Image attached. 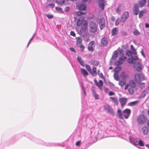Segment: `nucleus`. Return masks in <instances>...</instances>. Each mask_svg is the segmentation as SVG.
I'll return each instance as SVG.
<instances>
[{
  "label": "nucleus",
  "instance_id": "nucleus-1",
  "mask_svg": "<svg viewBox=\"0 0 149 149\" xmlns=\"http://www.w3.org/2000/svg\"><path fill=\"white\" fill-rule=\"evenodd\" d=\"M136 81L134 79L130 80L128 84H127L125 85L124 89L125 90H127L129 86L130 88L128 89V92L130 94H133L134 91L133 88L136 87Z\"/></svg>",
  "mask_w": 149,
  "mask_h": 149
},
{
  "label": "nucleus",
  "instance_id": "nucleus-2",
  "mask_svg": "<svg viewBox=\"0 0 149 149\" xmlns=\"http://www.w3.org/2000/svg\"><path fill=\"white\" fill-rule=\"evenodd\" d=\"M135 81L138 84H140L142 80H146V78L141 73H136L134 75Z\"/></svg>",
  "mask_w": 149,
  "mask_h": 149
},
{
  "label": "nucleus",
  "instance_id": "nucleus-3",
  "mask_svg": "<svg viewBox=\"0 0 149 149\" xmlns=\"http://www.w3.org/2000/svg\"><path fill=\"white\" fill-rule=\"evenodd\" d=\"M90 29L91 31L93 33L95 32L97 30V26L96 23L93 22H91L90 24Z\"/></svg>",
  "mask_w": 149,
  "mask_h": 149
},
{
  "label": "nucleus",
  "instance_id": "nucleus-4",
  "mask_svg": "<svg viewBox=\"0 0 149 149\" xmlns=\"http://www.w3.org/2000/svg\"><path fill=\"white\" fill-rule=\"evenodd\" d=\"M147 119V118L144 115H141L138 116L137 120L140 124H143L146 122Z\"/></svg>",
  "mask_w": 149,
  "mask_h": 149
},
{
  "label": "nucleus",
  "instance_id": "nucleus-5",
  "mask_svg": "<svg viewBox=\"0 0 149 149\" xmlns=\"http://www.w3.org/2000/svg\"><path fill=\"white\" fill-rule=\"evenodd\" d=\"M88 29V24L87 21L84 23L83 25L81 26V29L80 30V34H82L86 31Z\"/></svg>",
  "mask_w": 149,
  "mask_h": 149
},
{
  "label": "nucleus",
  "instance_id": "nucleus-6",
  "mask_svg": "<svg viewBox=\"0 0 149 149\" xmlns=\"http://www.w3.org/2000/svg\"><path fill=\"white\" fill-rule=\"evenodd\" d=\"M99 24L100 25V29L102 30L105 26V19L104 17L100 18L99 20Z\"/></svg>",
  "mask_w": 149,
  "mask_h": 149
},
{
  "label": "nucleus",
  "instance_id": "nucleus-7",
  "mask_svg": "<svg viewBox=\"0 0 149 149\" xmlns=\"http://www.w3.org/2000/svg\"><path fill=\"white\" fill-rule=\"evenodd\" d=\"M86 20H84V18L83 16L80 17L77 21L76 23L77 26L79 27L85 22Z\"/></svg>",
  "mask_w": 149,
  "mask_h": 149
},
{
  "label": "nucleus",
  "instance_id": "nucleus-8",
  "mask_svg": "<svg viewBox=\"0 0 149 149\" xmlns=\"http://www.w3.org/2000/svg\"><path fill=\"white\" fill-rule=\"evenodd\" d=\"M127 59L126 57L125 56H122L120 57L119 60L117 61L115 63V64L117 65L122 64Z\"/></svg>",
  "mask_w": 149,
  "mask_h": 149
},
{
  "label": "nucleus",
  "instance_id": "nucleus-9",
  "mask_svg": "<svg viewBox=\"0 0 149 149\" xmlns=\"http://www.w3.org/2000/svg\"><path fill=\"white\" fill-rule=\"evenodd\" d=\"M104 110L107 111L109 113L114 115V111L111 107L108 105L107 104L104 106Z\"/></svg>",
  "mask_w": 149,
  "mask_h": 149
},
{
  "label": "nucleus",
  "instance_id": "nucleus-10",
  "mask_svg": "<svg viewBox=\"0 0 149 149\" xmlns=\"http://www.w3.org/2000/svg\"><path fill=\"white\" fill-rule=\"evenodd\" d=\"M134 67L136 70L138 72L141 71L143 68L141 64L138 62H136L134 63Z\"/></svg>",
  "mask_w": 149,
  "mask_h": 149
},
{
  "label": "nucleus",
  "instance_id": "nucleus-11",
  "mask_svg": "<svg viewBox=\"0 0 149 149\" xmlns=\"http://www.w3.org/2000/svg\"><path fill=\"white\" fill-rule=\"evenodd\" d=\"M131 112V110L128 109H126L123 111V113L125 118H128L130 115Z\"/></svg>",
  "mask_w": 149,
  "mask_h": 149
},
{
  "label": "nucleus",
  "instance_id": "nucleus-12",
  "mask_svg": "<svg viewBox=\"0 0 149 149\" xmlns=\"http://www.w3.org/2000/svg\"><path fill=\"white\" fill-rule=\"evenodd\" d=\"M129 16V13L128 12H126L124 13L121 17V21L122 22H124L126 21Z\"/></svg>",
  "mask_w": 149,
  "mask_h": 149
},
{
  "label": "nucleus",
  "instance_id": "nucleus-13",
  "mask_svg": "<svg viewBox=\"0 0 149 149\" xmlns=\"http://www.w3.org/2000/svg\"><path fill=\"white\" fill-rule=\"evenodd\" d=\"M108 40L106 38L104 37L101 40V46L104 47L107 46L108 44Z\"/></svg>",
  "mask_w": 149,
  "mask_h": 149
},
{
  "label": "nucleus",
  "instance_id": "nucleus-14",
  "mask_svg": "<svg viewBox=\"0 0 149 149\" xmlns=\"http://www.w3.org/2000/svg\"><path fill=\"white\" fill-rule=\"evenodd\" d=\"M94 82L96 85L101 90H102V86L103 83L102 80H100L98 83L96 80H94Z\"/></svg>",
  "mask_w": 149,
  "mask_h": 149
},
{
  "label": "nucleus",
  "instance_id": "nucleus-15",
  "mask_svg": "<svg viewBox=\"0 0 149 149\" xmlns=\"http://www.w3.org/2000/svg\"><path fill=\"white\" fill-rule=\"evenodd\" d=\"M127 99L126 98H121L119 99L120 102L122 107L125 106L127 102Z\"/></svg>",
  "mask_w": 149,
  "mask_h": 149
},
{
  "label": "nucleus",
  "instance_id": "nucleus-16",
  "mask_svg": "<svg viewBox=\"0 0 149 149\" xmlns=\"http://www.w3.org/2000/svg\"><path fill=\"white\" fill-rule=\"evenodd\" d=\"M94 43L95 42L94 41H92L90 42L88 46V49L89 51L92 52L94 51L93 45Z\"/></svg>",
  "mask_w": 149,
  "mask_h": 149
},
{
  "label": "nucleus",
  "instance_id": "nucleus-17",
  "mask_svg": "<svg viewBox=\"0 0 149 149\" xmlns=\"http://www.w3.org/2000/svg\"><path fill=\"white\" fill-rule=\"evenodd\" d=\"M134 14V15H137L139 13V6L137 4H134L133 8Z\"/></svg>",
  "mask_w": 149,
  "mask_h": 149
},
{
  "label": "nucleus",
  "instance_id": "nucleus-18",
  "mask_svg": "<svg viewBox=\"0 0 149 149\" xmlns=\"http://www.w3.org/2000/svg\"><path fill=\"white\" fill-rule=\"evenodd\" d=\"M86 6L85 4H80L78 6L79 9L81 10H86Z\"/></svg>",
  "mask_w": 149,
  "mask_h": 149
},
{
  "label": "nucleus",
  "instance_id": "nucleus-19",
  "mask_svg": "<svg viewBox=\"0 0 149 149\" xmlns=\"http://www.w3.org/2000/svg\"><path fill=\"white\" fill-rule=\"evenodd\" d=\"M90 73L92 75L96 76L97 74L96 68L95 67H93L92 68V70H91Z\"/></svg>",
  "mask_w": 149,
  "mask_h": 149
},
{
  "label": "nucleus",
  "instance_id": "nucleus-20",
  "mask_svg": "<svg viewBox=\"0 0 149 149\" xmlns=\"http://www.w3.org/2000/svg\"><path fill=\"white\" fill-rule=\"evenodd\" d=\"M147 0H140L139 3L140 7H143L146 4Z\"/></svg>",
  "mask_w": 149,
  "mask_h": 149
},
{
  "label": "nucleus",
  "instance_id": "nucleus-21",
  "mask_svg": "<svg viewBox=\"0 0 149 149\" xmlns=\"http://www.w3.org/2000/svg\"><path fill=\"white\" fill-rule=\"evenodd\" d=\"M142 132L144 134H147L149 132V129L146 127L144 126L142 129Z\"/></svg>",
  "mask_w": 149,
  "mask_h": 149
},
{
  "label": "nucleus",
  "instance_id": "nucleus-22",
  "mask_svg": "<svg viewBox=\"0 0 149 149\" xmlns=\"http://www.w3.org/2000/svg\"><path fill=\"white\" fill-rule=\"evenodd\" d=\"M148 11L146 9H144L143 10L140 11L139 14V18H141L143 16V14L146 13Z\"/></svg>",
  "mask_w": 149,
  "mask_h": 149
},
{
  "label": "nucleus",
  "instance_id": "nucleus-23",
  "mask_svg": "<svg viewBox=\"0 0 149 149\" xmlns=\"http://www.w3.org/2000/svg\"><path fill=\"white\" fill-rule=\"evenodd\" d=\"M112 101L117 106L118 104V100L117 98L115 97H111L110 98Z\"/></svg>",
  "mask_w": 149,
  "mask_h": 149
},
{
  "label": "nucleus",
  "instance_id": "nucleus-24",
  "mask_svg": "<svg viewBox=\"0 0 149 149\" xmlns=\"http://www.w3.org/2000/svg\"><path fill=\"white\" fill-rule=\"evenodd\" d=\"M90 63L91 64L95 66H97L99 64V62L94 59L91 60Z\"/></svg>",
  "mask_w": 149,
  "mask_h": 149
},
{
  "label": "nucleus",
  "instance_id": "nucleus-25",
  "mask_svg": "<svg viewBox=\"0 0 149 149\" xmlns=\"http://www.w3.org/2000/svg\"><path fill=\"white\" fill-rule=\"evenodd\" d=\"M81 74L84 76L86 77L88 75V72L85 69L81 68Z\"/></svg>",
  "mask_w": 149,
  "mask_h": 149
},
{
  "label": "nucleus",
  "instance_id": "nucleus-26",
  "mask_svg": "<svg viewBox=\"0 0 149 149\" xmlns=\"http://www.w3.org/2000/svg\"><path fill=\"white\" fill-rule=\"evenodd\" d=\"M118 30L117 28H115L113 29L111 31V35L112 36H114L117 34Z\"/></svg>",
  "mask_w": 149,
  "mask_h": 149
},
{
  "label": "nucleus",
  "instance_id": "nucleus-27",
  "mask_svg": "<svg viewBox=\"0 0 149 149\" xmlns=\"http://www.w3.org/2000/svg\"><path fill=\"white\" fill-rule=\"evenodd\" d=\"M118 116V118L121 119H123V118L122 116V111L120 109H118L117 111Z\"/></svg>",
  "mask_w": 149,
  "mask_h": 149
},
{
  "label": "nucleus",
  "instance_id": "nucleus-28",
  "mask_svg": "<svg viewBox=\"0 0 149 149\" xmlns=\"http://www.w3.org/2000/svg\"><path fill=\"white\" fill-rule=\"evenodd\" d=\"M118 52L117 50L114 51L113 53V55L112 57V58L113 60H115L118 56Z\"/></svg>",
  "mask_w": 149,
  "mask_h": 149
},
{
  "label": "nucleus",
  "instance_id": "nucleus-29",
  "mask_svg": "<svg viewBox=\"0 0 149 149\" xmlns=\"http://www.w3.org/2000/svg\"><path fill=\"white\" fill-rule=\"evenodd\" d=\"M77 46H79V45H81L82 43V39L81 37H79L77 38Z\"/></svg>",
  "mask_w": 149,
  "mask_h": 149
},
{
  "label": "nucleus",
  "instance_id": "nucleus-30",
  "mask_svg": "<svg viewBox=\"0 0 149 149\" xmlns=\"http://www.w3.org/2000/svg\"><path fill=\"white\" fill-rule=\"evenodd\" d=\"M102 0H100L99 1V6L100 8L102 9L103 10L104 9V3L102 2Z\"/></svg>",
  "mask_w": 149,
  "mask_h": 149
},
{
  "label": "nucleus",
  "instance_id": "nucleus-31",
  "mask_svg": "<svg viewBox=\"0 0 149 149\" xmlns=\"http://www.w3.org/2000/svg\"><path fill=\"white\" fill-rule=\"evenodd\" d=\"M138 102L139 101H136L132 102H131L128 104V105L130 106L134 105L137 104Z\"/></svg>",
  "mask_w": 149,
  "mask_h": 149
},
{
  "label": "nucleus",
  "instance_id": "nucleus-32",
  "mask_svg": "<svg viewBox=\"0 0 149 149\" xmlns=\"http://www.w3.org/2000/svg\"><path fill=\"white\" fill-rule=\"evenodd\" d=\"M86 13V12H83L81 11H77L76 13V15L77 16H79L82 15Z\"/></svg>",
  "mask_w": 149,
  "mask_h": 149
},
{
  "label": "nucleus",
  "instance_id": "nucleus-33",
  "mask_svg": "<svg viewBox=\"0 0 149 149\" xmlns=\"http://www.w3.org/2000/svg\"><path fill=\"white\" fill-rule=\"evenodd\" d=\"M126 81L125 80H120L118 83L119 85L121 86L122 87L125 84Z\"/></svg>",
  "mask_w": 149,
  "mask_h": 149
},
{
  "label": "nucleus",
  "instance_id": "nucleus-34",
  "mask_svg": "<svg viewBox=\"0 0 149 149\" xmlns=\"http://www.w3.org/2000/svg\"><path fill=\"white\" fill-rule=\"evenodd\" d=\"M133 33L135 36H138L140 34V32L137 29L134 30Z\"/></svg>",
  "mask_w": 149,
  "mask_h": 149
},
{
  "label": "nucleus",
  "instance_id": "nucleus-35",
  "mask_svg": "<svg viewBox=\"0 0 149 149\" xmlns=\"http://www.w3.org/2000/svg\"><path fill=\"white\" fill-rule=\"evenodd\" d=\"M120 76L122 78L124 79L128 77V76L126 75L125 72H123L121 73Z\"/></svg>",
  "mask_w": 149,
  "mask_h": 149
},
{
  "label": "nucleus",
  "instance_id": "nucleus-36",
  "mask_svg": "<svg viewBox=\"0 0 149 149\" xmlns=\"http://www.w3.org/2000/svg\"><path fill=\"white\" fill-rule=\"evenodd\" d=\"M121 69V67L120 66H118L116 67L114 69V71L116 73L118 72Z\"/></svg>",
  "mask_w": 149,
  "mask_h": 149
},
{
  "label": "nucleus",
  "instance_id": "nucleus-37",
  "mask_svg": "<svg viewBox=\"0 0 149 149\" xmlns=\"http://www.w3.org/2000/svg\"><path fill=\"white\" fill-rule=\"evenodd\" d=\"M120 22H122L121 21V18L120 19L119 18H118L116 20V22H115V25L116 26L118 25L120 23Z\"/></svg>",
  "mask_w": 149,
  "mask_h": 149
},
{
  "label": "nucleus",
  "instance_id": "nucleus-38",
  "mask_svg": "<svg viewBox=\"0 0 149 149\" xmlns=\"http://www.w3.org/2000/svg\"><path fill=\"white\" fill-rule=\"evenodd\" d=\"M116 81H118L119 79L118 74L117 73H115L113 75Z\"/></svg>",
  "mask_w": 149,
  "mask_h": 149
},
{
  "label": "nucleus",
  "instance_id": "nucleus-39",
  "mask_svg": "<svg viewBox=\"0 0 149 149\" xmlns=\"http://www.w3.org/2000/svg\"><path fill=\"white\" fill-rule=\"evenodd\" d=\"M77 60L81 65L83 66L84 65V63L81 60V58H79V56H78L77 58Z\"/></svg>",
  "mask_w": 149,
  "mask_h": 149
},
{
  "label": "nucleus",
  "instance_id": "nucleus-40",
  "mask_svg": "<svg viewBox=\"0 0 149 149\" xmlns=\"http://www.w3.org/2000/svg\"><path fill=\"white\" fill-rule=\"evenodd\" d=\"M56 3L58 4H62L65 3V0H56Z\"/></svg>",
  "mask_w": 149,
  "mask_h": 149
},
{
  "label": "nucleus",
  "instance_id": "nucleus-41",
  "mask_svg": "<svg viewBox=\"0 0 149 149\" xmlns=\"http://www.w3.org/2000/svg\"><path fill=\"white\" fill-rule=\"evenodd\" d=\"M85 66L87 70L90 73V72L91 71V68L90 66L86 64V65Z\"/></svg>",
  "mask_w": 149,
  "mask_h": 149
},
{
  "label": "nucleus",
  "instance_id": "nucleus-42",
  "mask_svg": "<svg viewBox=\"0 0 149 149\" xmlns=\"http://www.w3.org/2000/svg\"><path fill=\"white\" fill-rule=\"evenodd\" d=\"M56 10L62 13H63V11L62 8L59 7H56Z\"/></svg>",
  "mask_w": 149,
  "mask_h": 149
},
{
  "label": "nucleus",
  "instance_id": "nucleus-43",
  "mask_svg": "<svg viewBox=\"0 0 149 149\" xmlns=\"http://www.w3.org/2000/svg\"><path fill=\"white\" fill-rule=\"evenodd\" d=\"M128 62L130 63H133L134 61L132 58H129L127 60Z\"/></svg>",
  "mask_w": 149,
  "mask_h": 149
},
{
  "label": "nucleus",
  "instance_id": "nucleus-44",
  "mask_svg": "<svg viewBox=\"0 0 149 149\" xmlns=\"http://www.w3.org/2000/svg\"><path fill=\"white\" fill-rule=\"evenodd\" d=\"M46 16L49 19H52L53 17V15H52L46 14Z\"/></svg>",
  "mask_w": 149,
  "mask_h": 149
},
{
  "label": "nucleus",
  "instance_id": "nucleus-45",
  "mask_svg": "<svg viewBox=\"0 0 149 149\" xmlns=\"http://www.w3.org/2000/svg\"><path fill=\"white\" fill-rule=\"evenodd\" d=\"M145 83H140V87L141 89L144 88Z\"/></svg>",
  "mask_w": 149,
  "mask_h": 149
},
{
  "label": "nucleus",
  "instance_id": "nucleus-46",
  "mask_svg": "<svg viewBox=\"0 0 149 149\" xmlns=\"http://www.w3.org/2000/svg\"><path fill=\"white\" fill-rule=\"evenodd\" d=\"M139 145L141 146H144V145L143 141L139 140Z\"/></svg>",
  "mask_w": 149,
  "mask_h": 149
},
{
  "label": "nucleus",
  "instance_id": "nucleus-47",
  "mask_svg": "<svg viewBox=\"0 0 149 149\" xmlns=\"http://www.w3.org/2000/svg\"><path fill=\"white\" fill-rule=\"evenodd\" d=\"M126 54L127 55L129 56H130L132 55V53L129 50L126 51Z\"/></svg>",
  "mask_w": 149,
  "mask_h": 149
},
{
  "label": "nucleus",
  "instance_id": "nucleus-48",
  "mask_svg": "<svg viewBox=\"0 0 149 149\" xmlns=\"http://www.w3.org/2000/svg\"><path fill=\"white\" fill-rule=\"evenodd\" d=\"M35 36V34L34 33V34H33V35L32 36V38H31L30 40L29 41V42L28 43V45H27V46H28V45H29V44L30 43L31 40L33 39V38Z\"/></svg>",
  "mask_w": 149,
  "mask_h": 149
},
{
  "label": "nucleus",
  "instance_id": "nucleus-49",
  "mask_svg": "<svg viewBox=\"0 0 149 149\" xmlns=\"http://www.w3.org/2000/svg\"><path fill=\"white\" fill-rule=\"evenodd\" d=\"M79 47L81 49L82 51H83L84 49V45L82 44L80 45Z\"/></svg>",
  "mask_w": 149,
  "mask_h": 149
},
{
  "label": "nucleus",
  "instance_id": "nucleus-50",
  "mask_svg": "<svg viewBox=\"0 0 149 149\" xmlns=\"http://www.w3.org/2000/svg\"><path fill=\"white\" fill-rule=\"evenodd\" d=\"M116 12L118 14H120V13L121 10H120V8L119 7H118L116 10Z\"/></svg>",
  "mask_w": 149,
  "mask_h": 149
},
{
  "label": "nucleus",
  "instance_id": "nucleus-51",
  "mask_svg": "<svg viewBox=\"0 0 149 149\" xmlns=\"http://www.w3.org/2000/svg\"><path fill=\"white\" fill-rule=\"evenodd\" d=\"M99 76L101 77V78L102 79H105V78L104 77L103 74L102 73H100L99 74Z\"/></svg>",
  "mask_w": 149,
  "mask_h": 149
},
{
  "label": "nucleus",
  "instance_id": "nucleus-52",
  "mask_svg": "<svg viewBox=\"0 0 149 149\" xmlns=\"http://www.w3.org/2000/svg\"><path fill=\"white\" fill-rule=\"evenodd\" d=\"M93 95V96H94V97H95V99H98V98H99L98 95L96 93Z\"/></svg>",
  "mask_w": 149,
  "mask_h": 149
},
{
  "label": "nucleus",
  "instance_id": "nucleus-53",
  "mask_svg": "<svg viewBox=\"0 0 149 149\" xmlns=\"http://www.w3.org/2000/svg\"><path fill=\"white\" fill-rule=\"evenodd\" d=\"M114 95H115V93L113 91H110L109 93V95L110 96Z\"/></svg>",
  "mask_w": 149,
  "mask_h": 149
},
{
  "label": "nucleus",
  "instance_id": "nucleus-54",
  "mask_svg": "<svg viewBox=\"0 0 149 149\" xmlns=\"http://www.w3.org/2000/svg\"><path fill=\"white\" fill-rule=\"evenodd\" d=\"M81 143V141H78L76 143V145L77 146H79L80 145Z\"/></svg>",
  "mask_w": 149,
  "mask_h": 149
},
{
  "label": "nucleus",
  "instance_id": "nucleus-55",
  "mask_svg": "<svg viewBox=\"0 0 149 149\" xmlns=\"http://www.w3.org/2000/svg\"><path fill=\"white\" fill-rule=\"evenodd\" d=\"M132 58L133 61L136 60L138 59V57L136 56H132Z\"/></svg>",
  "mask_w": 149,
  "mask_h": 149
},
{
  "label": "nucleus",
  "instance_id": "nucleus-56",
  "mask_svg": "<svg viewBox=\"0 0 149 149\" xmlns=\"http://www.w3.org/2000/svg\"><path fill=\"white\" fill-rule=\"evenodd\" d=\"M70 35L72 36H75V34L74 33V31H71L70 32Z\"/></svg>",
  "mask_w": 149,
  "mask_h": 149
},
{
  "label": "nucleus",
  "instance_id": "nucleus-57",
  "mask_svg": "<svg viewBox=\"0 0 149 149\" xmlns=\"http://www.w3.org/2000/svg\"><path fill=\"white\" fill-rule=\"evenodd\" d=\"M82 90L83 91L84 94L85 96H86V92L83 86H82Z\"/></svg>",
  "mask_w": 149,
  "mask_h": 149
},
{
  "label": "nucleus",
  "instance_id": "nucleus-58",
  "mask_svg": "<svg viewBox=\"0 0 149 149\" xmlns=\"http://www.w3.org/2000/svg\"><path fill=\"white\" fill-rule=\"evenodd\" d=\"M132 50L134 54H137L136 51L135 49H133V50Z\"/></svg>",
  "mask_w": 149,
  "mask_h": 149
},
{
  "label": "nucleus",
  "instance_id": "nucleus-59",
  "mask_svg": "<svg viewBox=\"0 0 149 149\" xmlns=\"http://www.w3.org/2000/svg\"><path fill=\"white\" fill-rule=\"evenodd\" d=\"M70 9L69 7H67L65 8V11L66 12L68 11Z\"/></svg>",
  "mask_w": 149,
  "mask_h": 149
},
{
  "label": "nucleus",
  "instance_id": "nucleus-60",
  "mask_svg": "<svg viewBox=\"0 0 149 149\" xmlns=\"http://www.w3.org/2000/svg\"><path fill=\"white\" fill-rule=\"evenodd\" d=\"M49 5L51 6L52 8H54V7L55 4L54 3H52L49 4Z\"/></svg>",
  "mask_w": 149,
  "mask_h": 149
},
{
  "label": "nucleus",
  "instance_id": "nucleus-61",
  "mask_svg": "<svg viewBox=\"0 0 149 149\" xmlns=\"http://www.w3.org/2000/svg\"><path fill=\"white\" fill-rule=\"evenodd\" d=\"M70 49L71 51H72L73 52H75V50L74 48L72 47H71L70 48Z\"/></svg>",
  "mask_w": 149,
  "mask_h": 149
},
{
  "label": "nucleus",
  "instance_id": "nucleus-62",
  "mask_svg": "<svg viewBox=\"0 0 149 149\" xmlns=\"http://www.w3.org/2000/svg\"><path fill=\"white\" fill-rule=\"evenodd\" d=\"M92 93L93 94V95L95 94H96V91H95V90H94V89H92Z\"/></svg>",
  "mask_w": 149,
  "mask_h": 149
},
{
  "label": "nucleus",
  "instance_id": "nucleus-63",
  "mask_svg": "<svg viewBox=\"0 0 149 149\" xmlns=\"http://www.w3.org/2000/svg\"><path fill=\"white\" fill-rule=\"evenodd\" d=\"M145 27L146 28H148L149 27V24L148 23H146L145 24Z\"/></svg>",
  "mask_w": 149,
  "mask_h": 149
},
{
  "label": "nucleus",
  "instance_id": "nucleus-64",
  "mask_svg": "<svg viewBox=\"0 0 149 149\" xmlns=\"http://www.w3.org/2000/svg\"><path fill=\"white\" fill-rule=\"evenodd\" d=\"M111 19L112 21H114L115 20V18L114 17H111Z\"/></svg>",
  "mask_w": 149,
  "mask_h": 149
}]
</instances>
